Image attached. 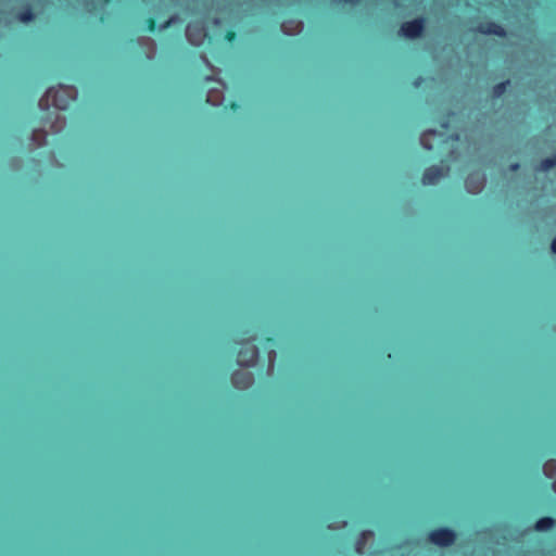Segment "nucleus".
I'll return each mask as SVG.
<instances>
[{"label":"nucleus","instance_id":"3","mask_svg":"<svg viewBox=\"0 0 556 556\" xmlns=\"http://www.w3.org/2000/svg\"><path fill=\"white\" fill-rule=\"evenodd\" d=\"M427 24L425 16L416 17L412 21H407L401 24L399 35L406 39H417L424 35Z\"/></svg>","mask_w":556,"mask_h":556},{"label":"nucleus","instance_id":"20","mask_svg":"<svg viewBox=\"0 0 556 556\" xmlns=\"http://www.w3.org/2000/svg\"><path fill=\"white\" fill-rule=\"evenodd\" d=\"M553 466H556V462H548V463H546V464L544 465V468H543V469H544V472L546 471V469H547L548 467H553Z\"/></svg>","mask_w":556,"mask_h":556},{"label":"nucleus","instance_id":"8","mask_svg":"<svg viewBox=\"0 0 556 556\" xmlns=\"http://www.w3.org/2000/svg\"><path fill=\"white\" fill-rule=\"evenodd\" d=\"M510 86V80L506 79L504 81L497 83L492 87L491 96L493 99L502 98L508 90Z\"/></svg>","mask_w":556,"mask_h":556},{"label":"nucleus","instance_id":"5","mask_svg":"<svg viewBox=\"0 0 556 556\" xmlns=\"http://www.w3.org/2000/svg\"><path fill=\"white\" fill-rule=\"evenodd\" d=\"M475 30L481 35H494L498 38H505L507 36L506 29L502 25L493 21H485L479 23Z\"/></svg>","mask_w":556,"mask_h":556},{"label":"nucleus","instance_id":"13","mask_svg":"<svg viewBox=\"0 0 556 556\" xmlns=\"http://www.w3.org/2000/svg\"><path fill=\"white\" fill-rule=\"evenodd\" d=\"M66 125L65 117L56 114L54 121L50 125V131L53 134L60 132Z\"/></svg>","mask_w":556,"mask_h":556},{"label":"nucleus","instance_id":"21","mask_svg":"<svg viewBox=\"0 0 556 556\" xmlns=\"http://www.w3.org/2000/svg\"><path fill=\"white\" fill-rule=\"evenodd\" d=\"M420 83H421V77H418V78L415 80L414 85H415L416 87H418V86L420 85Z\"/></svg>","mask_w":556,"mask_h":556},{"label":"nucleus","instance_id":"6","mask_svg":"<svg viewBox=\"0 0 556 556\" xmlns=\"http://www.w3.org/2000/svg\"><path fill=\"white\" fill-rule=\"evenodd\" d=\"M444 175V167L440 165H431L424 170L421 182L425 186H432L435 185Z\"/></svg>","mask_w":556,"mask_h":556},{"label":"nucleus","instance_id":"12","mask_svg":"<svg viewBox=\"0 0 556 556\" xmlns=\"http://www.w3.org/2000/svg\"><path fill=\"white\" fill-rule=\"evenodd\" d=\"M46 131L41 128L35 129L31 134V142L35 147H41L46 143Z\"/></svg>","mask_w":556,"mask_h":556},{"label":"nucleus","instance_id":"2","mask_svg":"<svg viewBox=\"0 0 556 556\" xmlns=\"http://www.w3.org/2000/svg\"><path fill=\"white\" fill-rule=\"evenodd\" d=\"M256 338L250 337L248 339L242 340L241 346L237 353L236 362L239 366L242 367H253L256 365L260 351L255 345Z\"/></svg>","mask_w":556,"mask_h":556},{"label":"nucleus","instance_id":"22","mask_svg":"<svg viewBox=\"0 0 556 556\" xmlns=\"http://www.w3.org/2000/svg\"><path fill=\"white\" fill-rule=\"evenodd\" d=\"M252 381H253V377L250 375V376L248 377V383H251Z\"/></svg>","mask_w":556,"mask_h":556},{"label":"nucleus","instance_id":"10","mask_svg":"<svg viewBox=\"0 0 556 556\" xmlns=\"http://www.w3.org/2000/svg\"><path fill=\"white\" fill-rule=\"evenodd\" d=\"M429 136H433V137H442V134L434 130V129H429V130H426L421 134L420 136V144L426 149V150H429L431 151L433 149V144L429 143L428 142V137Z\"/></svg>","mask_w":556,"mask_h":556},{"label":"nucleus","instance_id":"4","mask_svg":"<svg viewBox=\"0 0 556 556\" xmlns=\"http://www.w3.org/2000/svg\"><path fill=\"white\" fill-rule=\"evenodd\" d=\"M456 538V532L448 527H440L428 533V540L439 547H448L453 545Z\"/></svg>","mask_w":556,"mask_h":556},{"label":"nucleus","instance_id":"7","mask_svg":"<svg viewBox=\"0 0 556 556\" xmlns=\"http://www.w3.org/2000/svg\"><path fill=\"white\" fill-rule=\"evenodd\" d=\"M555 523H556V521L552 517H548V516L541 517L535 521L534 529L539 532H546V531H549L551 529H553Z\"/></svg>","mask_w":556,"mask_h":556},{"label":"nucleus","instance_id":"14","mask_svg":"<svg viewBox=\"0 0 556 556\" xmlns=\"http://www.w3.org/2000/svg\"><path fill=\"white\" fill-rule=\"evenodd\" d=\"M484 185H485V178L482 177L481 180L479 181V184L475 188L471 189L470 188V176L466 179V186H467L469 192L475 193V194L479 193L483 189Z\"/></svg>","mask_w":556,"mask_h":556},{"label":"nucleus","instance_id":"18","mask_svg":"<svg viewBox=\"0 0 556 556\" xmlns=\"http://www.w3.org/2000/svg\"><path fill=\"white\" fill-rule=\"evenodd\" d=\"M519 168H520V164H519V163H517V162H516V163L510 164V166H509V169H510L511 172H517Z\"/></svg>","mask_w":556,"mask_h":556},{"label":"nucleus","instance_id":"16","mask_svg":"<svg viewBox=\"0 0 556 556\" xmlns=\"http://www.w3.org/2000/svg\"><path fill=\"white\" fill-rule=\"evenodd\" d=\"M237 38V33L235 30H227L225 34V39L228 42L235 41Z\"/></svg>","mask_w":556,"mask_h":556},{"label":"nucleus","instance_id":"17","mask_svg":"<svg viewBox=\"0 0 556 556\" xmlns=\"http://www.w3.org/2000/svg\"><path fill=\"white\" fill-rule=\"evenodd\" d=\"M173 23H174V15H170V16L166 20V22H165L163 25H161L160 29H161V30H162V29H165V28H167L168 26H170Z\"/></svg>","mask_w":556,"mask_h":556},{"label":"nucleus","instance_id":"1","mask_svg":"<svg viewBox=\"0 0 556 556\" xmlns=\"http://www.w3.org/2000/svg\"><path fill=\"white\" fill-rule=\"evenodd\" d=\"M76 97L77 90L72 86H60L59 90L50 88L40 98L38 106L41 110H47L52 103L59 110H66L70 102L75 100Z\"/></svg>","mask_w":556,"mask_h":556},{"label":"nucleus","instance_id":"19","mask_svg":"<svg viewBox=\"0 0 556 556\" xmlns=\"http://www.w3.org/2000/svg\"><path fill=\"white\" fill-rule=\"evenodd\" d=\"M551 249H552V252L556 254V238H554L552 240Z\"/></svg>","mask_w":556,"mask_h":556},{"label":"nucleus","instance_id":"15","mask_svg":"<svg viewBox=\"0 0 556 556\" xmlns=\"http://www.w3.org/2000/svg\"><path fill=\"white\" fill-rule=\"evenodd\" d=\"M33 17H34V15L30 11H25L20 14L18 20L23 23H27V22L31 21Z\"/></svg>","mask_w":556,"mask_h":556},{"label":"nucleus","instance_id":"9","mask_svg":"<svg viewBox=\"0 0 556 556\" xmlns=\"http://www.w3.org/2000/svg\"><path fill=\"white\" fill-rule=\"evenodd\" d=\"M139 45L146 48V55L148 59H152L155 54V42L149 37H141L138 39Z\"/></svg>","mask_w":556,"mask_h":556},{"label":"nucleus","instance_id":"11","mask_svg":"<svg viewBox=\"0 0 556 556\" xmlns=\"http://www.w3.org/2000/svg\"><path fill=\"white\" fill-rule=\"evenodd\" d=\"M556 166V152L548 157H544L540 161V164L538 166V169L542 172H548L549 169L554 168Z\"/></svg>","mask_w":556,"mask_h":556}]
</instances>
